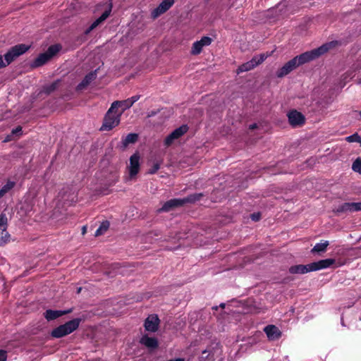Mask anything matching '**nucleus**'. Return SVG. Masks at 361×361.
<instances>
[{"label":"nucleus","mask_w":361,"mask_h":361,"mask_svg":"<svg viewBox=\"0 0 361 361\" xmlns=\"http://www.w3.org/2000/svg\"><path fill=\"white\" fill-rule=\"evenodd\" d=\"M329 241H324V243H317L313 248L311 250L312 253L315 252H324L326 250L327 247L329 246Z\"/></svg>","instance_id":"obj_23"},{"label":"nucleus","mask_w":361,"mask_h":361,"mask_svg":"<svg viewBox=\"0 0 361 361\" xmlns=\"http://www.w3.org/2000/svg\"><path fill=\"white\" fill-rule=\"evenodd\" d=\"M140 343L149 349H156L159 345L158 340L154 337L144 335L140 338Z\"/></svg>","instance_id":"obj_17"},{"label":"nucleus","mask_w":361,"mask_h":361,"mask_svg":"<svg viewBox=\"0 0 361 361\" xmlns=\"http://www.w3.org/2000/svg\"><path fill=\"white\" fill-rule=\"evenodd\" d=\"M199 41L203 47L209 46L212 42V38L207 36L202 37Z\"/></svg>","instance_id":"obj_33"},{"label":"nucleus","mask_w":361,"mask_h":361,"mask_svg":"<svg viewBox=\"0 0 361 361\" xmlns=\"http://www.w3.org/2000/svg\"><path fill=\"white\" fill-rule=\"evenodd\" d=\"M7 352L4 350H0V361H6Z\"/></svg>","instance_id":"obj_36"},{"label":"nucleus","mask_w":361,"mask_h":361,"mask_svg":"<svg viewBox=\"0 0 361 361\" xmlns=\"http://www.w3.org/2000/svg\"><path fill=\"white\" fill-rule=\"evenodd\" d=\"M352 169L357 173L361 174V158H357L352 164Z\"/></svg>","instance_id":"obj_30"},{"label":"nucleus","mask_w":361,"mask_h":361,"mask_svg":"<svg viewBox=\"0 0 361 361\" xmlns=\"http://www.w3.org/2000/svg\"><path fill=\"white\" fill-rule=\"evenodd\" d=\"M334 212L337 214L345 213L347 212H353L351 202H345L339 205Z\"/></svg>","instance_id":"obj_22"},{"label":"nucleus","mask_w":361,"mask_h":361,"mask_svg":"<svg viewBox=\"0 0 361 361\" xmlns=\"http://www.w3.org/2000/svg\"><path fill=\"white\" fill-rule=\"evenodd\" d=\"M360 135L355 133L350 136L345 137V140L348 142H360Z\"/></svg>","instance_id":"obj_32"},{"label":"nucleus","mask_w":361,"mask_h":361,"mask_svg":"<svg viewBox=\"0 0 361 361\" xmlns=\"http://www.w3.org/2000/svg\"><path fill=\"white\" fill-rule=\"evenodd\" d=\"M162 163H163L162 159L155 158L153 161H152V166H151V168L148 170L147 173L155 174L158 171V170L160 169Z\"/></svg>","instance_id":"obj_21"},{"label":"nucleus","mask_w":361,"mask_h":361,"mask_svg":"<svg viewBox=\"0 0 361 361\" xmlns=\"http://www.w3.org/2000/svg\"><path fill=\"white\" fill-rule=\"evenodd\" d=\"M138 140V134L129 133L126 137L122 139V144L124 147H128L130 144L135 143Z\"/></svg>","instance_id":"obj_20"},{"label":"nucleus","mask_w":361,"mask_h":361,"mask_svg":"<svg viewBox=\"0 0 361 361\" xmlns=\"http://www.w3.org/2000/svg\"><path fill=\"white\" fill-rule=\"evenodd\" d=\"M204 196L203 193H193L188 195L183 199H171L166 201L163 206L158 209L159 212H167L175 208L182 207L186 204H193L197 201H200Z\"/></svg>","instance_id":"obj_2"},{"label":"nucleus","mask_w":361,"mask_h":361,"mask_svg":"<svg viewBox=\"0 0 361 361\" xmlns=\"http://www.w3.org/2000/svg\"><path fill=\"white\" fill-rule=\"evenodd\" d=\"M155 114V112L152 111L150 114L148 115V117H151Z\"/></svg>","instance_id":"obj_42"},{"label":"nucleus","mask_w":361,"mask_h":361,"mask_svg":"<svg viewBox=\"0 0 361 361\" xmlns=\"http://www.w3.org/2000/svg\"><path fill=\"white\" fill-rule=\"evenodd\" d=\"M268 55L266 54H261L259 55H257L252 57L251 59L255 66H257L258 65L263 63V61L267 58Z\"/></svg>","instance_id":"obj_27"},{"label":"nucleus","mask_w":361,"mask_h":361,"mask_svg":"<svg viewBox=\"0 0 361 361\" xmlns=\"http://www.w3.org/2000/svg\"><path fill=\"white\" fill-rule=\"evenodd\" d=\"M85 231H86V228H85V227H83V228H82V233H85Z\"/></svg>","instance_id":"obj_44"},{"label":"nucleus","mask_w":361,"mask_h":361,"mask_svg":"<svg viewBox=\"0 0 361 361\" xmlns=\"http://www.w3.org/2000/svg\"><path fill=\"white\" fill-rule=\"evenodd\" d=\"M71 312L72 309H69L67 310H47L44 313V316L47 321H52L61 316L71 313Z\"/></svg>","instance_id":"obj_14"},{"label":"nucleus","mask_w":361,"mask_h":361,"mask_svg":"<svg viewBox=\"0 0 361 361\" xmlns=\"http://www.w3.org/2000/svg\"><path fill=\"white\" fill-rule=\"evenodd\" d=\"M336 264L334 259H321L310 264V269L311 271H315L330 267Z\"/></svg>","instance_id":"obj_12"},{"label":"nucleus","mask_w":361,"mask_h":361,"mask_svg":"<svg viewBox=\"0 0 361 361\" xmlns=\"http://www.w3.org/2000/svg\"><path fill=\"white\" fill-rule=\"evenodd\" d=\"M111 11V7H109V9L106 10L100 17H99L97 20H95L91 25L85 30V33L86 35L89 34L92 30L95 29L100 23L104 21L110 15Z\"/></svg>","instance_id":"obj_15"},{"label":"nucleus","mask_w":361,"mask_h":361,"mask_svg":"<svg viewBox=\"0 0 361 361\" xmlns=\"http://www.w3.org/2000/svg\"><path fill=\"white\" fill-rule=\"evenodd\" d=\"M81 322V318H75L63 324L59 325L51 331V336L55 338L64 337L78 329Z\"/></svg>","instance_id":"obj_3"},{"label":"nucleus","mask_w":361,"mask_h":361,"mask_svg":"<svg viewBox=\"0 0 361 361\" xmlns=\"http://www.w3.org/2000/svg\"><path fill=\"white\" fill-rule=\"evenodd\" d=\"M337 44V41H331L322 44L318 48L314 49L311 51H305L298 56H296L286 63L280 69L277 71V77L283 78L286 76L299 66L319 58L322 55L329 51L330 49L334 48Z\"/></svg>","instance_id":"obj_1"},{"label":"nucleus","mask_w":361,"mask_h":361,"mask_svg":"<svg viewBox=\"0 0 361 361\" xmlns=\"http://www.w3.org/2000/svg\"><path fill=\"white\" fill-rule=\"evenodd\" d=\"M80 290H81V288H80L79 289H78V293H80Z\"/></svg>","instance_id":"obj_45"},{"label":"nucleus","mask_w":361,"mask_h":361,"mask_svg":"<svg viewBox=\"0 0 361 361\" xmlns=\"http://www.w3.org/2000/svg\"><path fill=\"white\" fill-rule=\"evenodd\" d=\"M207 353H208V351L207 350H203L202 353V355H204V354H207Z\"/></svg>","instance_id":"obj_43"},{"label":"nucleus","mask_w":361,"mask_h":361,"mask_svg":"<svg viewBox=\"0 0 361 361\" xmlns=\"http://www.w3.org/2000/svg\"><path fill=\"white\" fill-rule=\"evenodd\" d=\"M353 212H357L361 210V202H351Z\"/></svg>","instance_id":"obj_35"},{"label":"nucleus","mask_w":361,"mask_h":361,"mask_svg":"<svg viewBox=\"0 0 361 361\" xmlns=\"http://www.w3.org/2000/svg\"><path fill=\"white\" fill-rule=\"evenodd\" d=\"M8 65L6 61H4L2 56H0V68L6 67Z\"/></svg>","instance_id":"obj_39"},{"label":"nucleus","mask_w":361,"mask_h":361,"mask_svg":"<svg viewBox=\"0 0 361 361\" xmlns=\"http://www.w3.org/2000/svg\"><path fill=\"white\" fill-rule=\"evenodd\" d=\"M257 128V123H253V124H251L250 126H249V129L250 130H255Z\"/></svg>","instance_id":"obj_40"},{"label":"nucleus","mask_w":361,"mask_h":361,"mask_svg":"<svg viewBox=\"0 0 361 361\" xmlns=\"http://www.w3.org/2000/svg\"><path fill=\"white\" fill-rule=\"evenodd\" d=\"M30 47V46L25 44H19L12 47L4 55L6 63L10 64L16 58L25 53Z\"/></svg>","instance_id":"obj_6"},{"label":"nucleus","mask_w":361,"mask_h":361,"mask_svg":"<svg viewBox=\"0 0 361 361\" xmlns=\"http://www.w3.org/2000/svg\"><path fill=\"white\" fill-rule=\"evenodd\" d=\"M8 226V219L6 216V214L4 213H1L0 214V228H7Z\"/></svg>","instance_id":"obj_31"},{"label":"nucleus","mask_w":361,"mask_h":361,"mask_svg":"<svg viewBox=\"0 0 361 361\" xmlns=\"http://www.w3.org/2000/svg\"><path fill=\"white\" fill-rule=\"evenodd\" d=\"M203 47H204L202 45V44L200 42V41L195 42L192 44L191 54L192 55L200 54L202 52Z\"/></svg>","instance_id":"obj_28"},{"label":"nucleus","mask_w":361,"mask_h":361,"mask_svg":"<svg viewBox=\"0 0 361 361\" xmlns=\"http://www.w3.org/2000/svg\"><path fill=\"white\" fill-rule=\"evenodd\" d=\"M61 46L59 44L49 46L45 52L39 54L31 63V68H36L44 66L50 61L61 50Z\"/></svg>","instance_id":"obj_4"},{"label":"nucleus","mask_w":361,"mask_h":361,"mask_svg":"<svg viewBox=\"0 0 361 361\" xmlns=\"http://www.w3.org/2000/svg\"><path fill=\"white\" fill-rule=\"evenodd\" d=\"M255 68V66L254 63H252V60H250L249 61L243 63L238 68L237 73L239 74L240 73L249 71Z\"/></svg>","instance_id":"obj_24"},{"label":"nucleus","mask_w":361,"mask_h":361,"mask_svg":"<svg viewBox=\"0 0 361 361\" xmlns=\"http://www.w3.org/2000/svg\"><path fill=\"white\" fill-rule=\"evenodd\" d=\"M140 154L137 152L134 153L130 157L129 175L130 178L135 176L140 171Z\"/></svg>","instance_id":"obj_11"},{"label":"nucleus","mask_w":361,"mask_h":361,"mask_svg":"<svg viewBox=\"0 0 361 361\" xmlns=\"http://www.w3.org/2000/svg\"><path fill=\"white\" fill-rule=\"evenodd\" d=\"M204 356H205V358L208 357V355H207V354H204Z\"/></svg>","instance_id":"obj_46"},{"label":"nucleus","mask_w":361,"mask_h":361,"mask_svg":"<svg viewBox=\"0 0 361 361\" xmlns=\"http://www.w3.org/2000/svg\"><path fill=\"white\" fill-rule=\"evenodd\" d=\"M12 134L13 135H17L22 133V127L18 126L16 128L12 130Z\"/></svg>","instance_id":"obj_38"},{"label":"nucleus","mask_w":361,"mask_h":361,"mask_svg":"<svg viewBox=\"0 0 361 361\" xmlns=\"http://www.w3.org/2000/svg\"><path fill=\"white\" fill-rule=\"evenodd\" d=\"M57 87V83L53 82L46 88V92L48 94H50L51 92H54Z\"/></svg>","instance_id":"obj_34"},{"label":"nucleus","mask_w":361,"mask_h":361,"mask_svg":"<svg viewBox=\"0 0 361 361\" xmlns=\"http://www.w3.org/2000/svg\"><path fill=\"white\" fill-rule=\"evenodd\" d=\"M16 183L14 181L8 180L1 189H0V198L4 196L8 192L14 188Z\"/></svg>","instance_id":"obj_25"},{"label":"nucleus","mask_w":361,"mask_h":361,"mask_svg":"<svg viewBox=\"0 0 361 361\" xmlns=\"http://www.w3.org/2000/svg\"><path fill=\"white\" fill-rule=\"evenodd\" d=\"M310 267V264L293 265L289 268V272L292 274H306L311 271Z\"/></svg>","instance_id":"obj_19"},{"label":"nucleus","mask_w":361,"mask_h":361,"mask_svg":"<svg viewBox=\"0 0 361 361\" xmlns=\"http://www.w3.org/2000/svg\"><path fill=\"white\" fill-rule=\"evenodd\" d=\"M109 226V223L108 221L103 222L100 226L95 231V236H99L103 234L105 231H107Z\"/></svg>","instance_id":"obj_29"},{"label":"nucleus","mask_w":361,"mask_h":361,"mask_svg":"<svg viewBox=\"0 0 361 361\" xmlns=\"http://www.w3.org/2000/svg\"><path fill=\"white\" fill-rule=\"evenodd\" d=\"M288 122L292 127L302 126L305 122L303 114L297 110H291L287 114Z\"/></svg>","instance_id":"obj_9"},{"label":"nucleus","mask_w":361,"mask_h":361,"mask_svg":"<svg viewBox=\"0 0 361 361\" xmlns=\"http://www.w3.org/2000/svg\"><path fill=\"white\" fill-rule=\"evenodd\" d=\"M204 356H205V358L208 357V355H207V354H204Z\"/></svg>","instance_id":"obj_47"},{"label":"nucleus","mask_w":361,"mask_h":361,"mask_svg":"<svg viewBox=\"0 0 361 361\" xmlns=\"http://www.w3.org/2000/svg\"><path fill=\"white\" fill-rule=\"evenodd\" d=\"M159 322L157 314H151L145 319L144 326L146 331L155 332L158 330Z\"/></svg>","instance_id":"obj_13"},{"label":"nucleus","mask_w":361,"mask_h":361,"mask_svg":"<svg viewBox=\"0 0 361 361\" xmlns=\"http://www.w3.org/2000/svg\"><path fill=\"white\" fill-rule=\"evenodd\" d=\"M96 78V73L90 72L87 74L82 81L77 85L76 90L82 91L85 89Z\"/></svg>","instance_id":"obj_18"},{"label":"nucleus","mask_w":361,"mask_h":361,"mask_svg":"<svg viewBox=\"0 0 361 361\" xmlns=\"http://www.w3.org/2000/svg\"><path fill=\"white\" fill-rule=\"evenodd\" d=\"M250 217L254 221H258L261 218V215L259 213H253L251 214Z\"/></svg>","instance_id":"obj_37"},{"label":"nucleus","mask_w":361,"mask_h":361,"mask_svg":"<svg viewBox=\"0 0 361 361\" xmlns=\"http://www.w3.org/2000/svg\"><path fill=\"white\" fill-rule=\"evenodd\" d=\"M10 234L6 231V228H2L0 233V246L4 245L10 240Z\"/></svg>","instance_id":"obj_26"},{"label":"nucleus","mask_w":361,"mask_h":361,"mask_svg":"<svg viewBox=\"0 0 361 361\" xmlns=\"http://www.w3.org/2000/svg\"><path fill=\"white\" fill-rule=\"evenodd\" d=\"M264 331L270 340L279 338L281 336V332L279 328L274 325H268L265 326Z\"/></svg>","instance_id":"obj_16"},{"label":"nucleus","mask_w":361,"mask_h":361,"mask_svg":"<svg viewBox=\"0 0 361 361\" xmlns=\"http://www.w3.org/2000/svg\"><path fill=\"white\" fill-rule=\"evenodd\" d=\"M140 95H135L128 98L127 99L115 101L111 104V107L112 109L117 111V113H121L122 115L123 113L130 108L133 104L140 99Z\"/></svg>","instance_id":"obj_7"},{"label":"nucleus","mask_w":361,"mask_h":361,"mask_svg":"<svg viewBox=\"0 0 361 361\" xmlns=\"http://www.w3.org/2000/svg\"><path fill=\"white\" fill-rule=\"evenodd\" d=\"M188 130L187 125H182L173 130L164 140V145L166 147L171 145L173 142L185 134Z\"/></svg>","instance_id":"obj_8"},{"label":"nucleus","mask_w":361,"mask_h":361,"mask_svg":"<svg viewBox=\"0 0 361 361\" xmlns=\"http://www.w3.org/2000/svg\"><path fill=\"white\" fill-rule=\"evenodd\" d=\"M359 143L361 145V137H360V142Z\"/></svg>","instance_id":"obj_48"},{"label":"nucleus","mask_w":361,"mask_h":361,"mask_svg":"<svg viewBox=\"0 0 361 361\" xmlns=\"http://www.w3.org/2000/svg\"><path fill=\"white\" fill-rule=\"evenodd\" d=\"M174 2V0H163L159 5L153 10L152 16L156 18L166 13L173 5Z\"/></svg>","instance_id":"obj_10"},{"label":"nucleus","mask_w":361,"mask_h":361,"mask_svg":"<svg viewBox=\"0 0 361 361\" xmlns=\"http://www.w3.org/2000/svg\"><path fill=\"white\" fill-rule=\"evenodd\" d=\"M225 306H226L225 303H221L220 305H219V307L223 308V309L225 307Z\"/></svg>","instance_id":"obj_41"},{"label":"nucleus","mask_w":361,"mask_h":361,"mask_svg":"<svg viewBox=\"0 0 361 361\" xmlns=\"http://www.w3.org/2000/svg\"><path fill=\"white\" fill-rule=\"evenodd\" d=\"M121 113H117L110 107L106 113L102 126L100 128V130L109 131L116 126H118L121 122Z\"/></svg>","instance_id":"obj_5"}]
</instances>
